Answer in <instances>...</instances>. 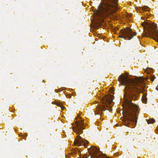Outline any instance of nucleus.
Wrapping results in <instances>:
<instances>
[{
    "instance_id": "f257e3e1",
    "label": "nucleus",
    "mask_w": 158,
    "mask_h": 158,
    "mask_svg": "<svg viewBox=\"0 0 158 158\" xmlns=\"http://www.w3.org/2000/svg\"><path fill=\"white\" fill-rule=\"evenodd\" d=\"M118 81L122 85L126 86L124 91V98L137 99L139 96H141V99H147L146 94L142 93L145 91L146 85L143 77H138L134 80L129 78L124 74L121 75L118 78Z\"/></svg>"
},
{
    "instance_id": "f03ea898",
    "label": "nucleus",
    "mask_w": 158,
    "mask_h": 158,
    "mask_svg": "<svg viewBox=\"0 0 158 158\" xmlns=\"http://www.w3.org/2000/svg\"><path fill=\"white\" fill-rule=\"evenodd\" d=\"M122 103L127 119L124 121V124L126 126L131 127L129 122L137 123L139 112V107L135 104L133 103L130 99H123Z\"/></svg>"
},
{
    "instance_id": "7ed1b4c3",
    "label": "nucleus",
    "mask_w": 158,
    "mask_h": 158,
    "mask_svg": "<svg viewBox=\"0 0 158 158\" xmlns=\"http://www.w3.org/2000/svg\"><path fill=\"white\" fill-rule=\"evenodd\" d=\"M142 25L145 32L144 36L152 38L158 42V31L157 24L154 23L144 21L142 23Z\"/></svg>"
},
{
    "instance_id": "20e7f679",
    "label": "nucleus",
    "mask_w": 158,
    "mask_h": 158,
    "mask_svg": "<svg viewBox=\"0 0 158 158\" xmlns=\"http://www.w3.org/2000/svg\"><path fill=\"white\" fill-rule=\"evenodd\" d=\"M136 34L135 32H133L130 29L127 28L126 29L120 30L119 36L120 38H123L125 40H130Z\"/></svg>"
},
{
    "instance_id": "39448f33",
    "label": "nucleus",
    "mask_w": 158,
    "mask_h": 158,
    "mask_svg": "<svg viewBox=\"0 0 158 158\" xmlns=\"http://www.w3.org/2000/svg\"><path fill=\"white\" fill-rule=\"evenodd\" d=\"M83 126V120L76 121L75 125L72 128L73 130L76 134H81L83 132V129H84Z\"/></svg>"
},
{
    "instance_id": "423d86ee",
    "label": "nucleus",
    "mask_w": 158,
    "mask_h": 158,
    "mask_svg": "<svg viewBox=\"0 0 158 158\" xmlns=\"http://www.w3.org/2000/svg\"><path fill=\"white\" fill-rule=\"evenodd\" d=\"M112 99H100V102L102 104V105L100 104V106H98V108L99 110L101 111L105 110V107L107 106L108 104L110 103Z\"/></svg>"
},
{
    "instance_id": "0eeeda50",
    "label": "nucleus",
    "mask_w": 158,
    "mask_h": 158,
    "mask_svg": "<svg viewBox=\"0 0 158 158\" xmlns=\"http://www.w3.org/2000/svg\"><path fill=\"white\" fill-rule=\"evenodd\" d=\"M88 143L87 141L84 140L79 135L77 136L74 142L75 145L77 146H84L86 143Z\"/></svg>"
},
{
    "instance_id": "6e6552de",
    "label": "nucleus",
    "mask_w": 158,
    "mask_h": 158,
    "mask_svg": "<svg viewBox=\"0 0 158 158\" xmlns=\"http://www.w3.org/2000/svg\"><path fill=\"white\" fill-rule=\"evenodd\" d=\"M109 91L110 94H107L105 95V99H114V96L112 94H113L114 93V90L113 88H110L109 89ZM101 99H104L103 97Z\"/></svg>"
},
{
    "instance_id": "1a4fd4ad",
    "label": "nucleus",
    "mask_w": 158,
    "mask_h": 158,
    "mask_svg": "<svg viewBox=\"0 0 158 158\" xmlns=\"http://www.w3.org/2000/svg\"><path fill=\"white\" fill-rule=\"evenodd\" d=\"M52 104H55L58 106L60 107L62 110H64L65 109V107L63 106L61 103L59 102H56L54 103L53 102Z\"/></svg>"
},
{
    "instance_id": "9d476101",
    "label": "nucleus",
    "mask_w": 158,
    "mask_h": 158,
    "mask_svg": "<svg viewBox=\"0 0 158 158\" xmlns=\"http://www.w3.org/2000/svg\"><path fill=\"white\" fill-rule=\"evenodd\" d=\"M142 10L144 11L148 12L149 11L150 8L147 6H144L142 7Z\"/></svg>"
},
{
    "instance_id": "9b49d317",
    "label": "nucleus",
    "mask_w": 158,
    "mask_h": 158,
    "mask_svg": "<svg viewBox=\"0 0 158 158\" xmlns=\"http://www.w3.org/2000/svg\"><path fill=\"white\" fill-rule=\"evenodd\" d=\"M155 122V120L153 118H152L149 119L147 121V123L148 124L153 123Z\"/></svg>"
},
{
    "instance_id": "f8f14e48",
    "label": "nucleus",
    "mask_w": 158,
    "mask_h": 158,
    "mask_svg": "<svg viewBox=\"0 0 158 158\" xmlns=\"http://www.w3.org/2000/svg\"><path fill=\"white\" fill-rule=\"evenodd\" d=\"M155 76H151V80L152 81H153L154 79H155Z\"/></svg>"
},
{
    "instance_id": "ddd939ff",
    "label": "nucleus",
    "mask_w": 158,
    "mask_h": 158,
    "mask_svg": "<svg viewBox=\"0 0 158 158\" xmlns=\"http://www.w3.org/2000/svg\"><path fill=\"white\" fill-rule=\"evenodd\" d=\"M147 99H141L143 103L146 104L147 103Z\"/></svg>"
},
{
    "instance_id": "4468645a",
    "label": "nucleus",
    "mask_w": 158,
    "mask_h": 158,
    "mask_svg": "<svg viewBox=\"0 0 158 158\" xmlns=\"http://www.w3.org/2000/svg\"><path fill=\"white\" fill-rule=\"evenodd\" d=\"M61 91H62V90H61V89H56L55 90V91L56 92H60Z\"/></svg>"
},
{
    "instance_id": "2eb2a0df",
    "label": "nucleus",
    "mask_w": 158,
    "mask_h": 158,
    "mask_svg": "<svg viewBox=\"0 0 158 158\" xmlns=\"http://www.w3.org/2000/svg\"><path fill=\"white\" fill-rule=\"evenodd\" d=\"M78 158H86V157L85 156H83L82 158L79 157Z\"/></svg>"
},
{
    "instance_id": "dca6fc26",
    "label": "nucleus",
    "mask_w": 158,
    "mask_h": 158,
    "mask_svg": "<svg viewBox=\"0 0 158 158\" xmlns=\"http://www.w3.org/2000/svg\"><path fill=\"white\" fill-rule=\"evenodd\" d=\"M131 16V15H129V16H127V18H130Z\"/></svg>"
},
{
    "instance_id": "f3484780",
    "label": "nucleus",
    "mask_w": 158,
    "mask_h": 158,
    "mask_svg": "<svg viewBox=\"0 0 158 158\" xmlns=\"http://www.w3.org/2000/svg\"><path fill=\"white\" fill-rule=\"evenodd\" d=\"M144 18H143V17H141V19H143V20H144Z\"/></svg>"
},
{
    "instance_id": "a211bd4d",
    "label": "nucleus",
    "mask_w": 158,
    "mask_h": 158,
    "mask_svg": "<svg viewBox=\"0 0 158 158\" xmlns=\"http://www.w3.org/2000/svg\"><path fill=\"white\" fill-rule=\"evenodd\" d=\"M70 96H71V95H70V96H69V98H71V97H70Z\"/></svg>"
},
{
    "instance_id": "6ab92c4d",
    "label": "nucleus",
    "mask_w": 158,
    "mask_h": 158,
    "mask_svg": "<svg viewBox=\"0 0 158 158\" xmlns=\"http://www.w3.org/2000/svg\"><path fill=\"white\" fill-rule=\"evenodd\" d=\"M146 15H147V16H148V13H147H147H146Z\"/></svg>"
}]
</instances>
